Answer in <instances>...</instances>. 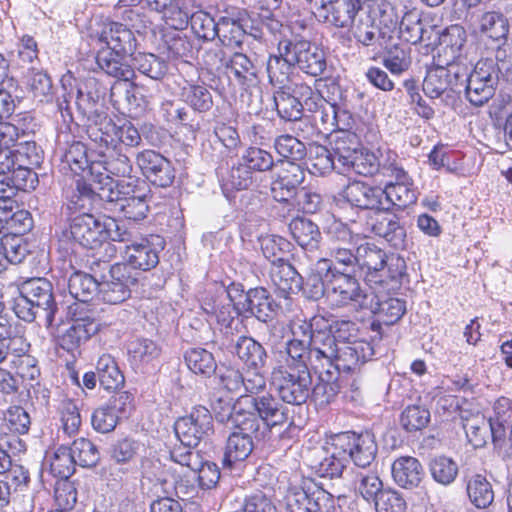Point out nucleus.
Returning <instances> with one entry per match:
<instances>
[{
    "mask_svg": "<svg viewBox=\"0 0 512 512\" xmlns=\"http://www.w3.org/2000/svg\"><path fill=\"white\" fill-rule=\"evenodd\" d=\"M322 318L313 317L310 321L294 319L290 323L291 336L301 340L315 362H320L327 373L330 368L349 372L369 360L374 349L359 332L357 324L341 320L330 329L321 328Z\"/></svg>",
    "mask_w": 512,
    "mask_h": 512,
    "instance_id": "1",
    "label": "nucleus"
},
{
    "mask_svg": "<svg viewBox=\"0 0 512 512\" xmlns=\"http://www.w3.org/2000/svg\"><path fill=\"white\" fill-rule=\"evenodd\" d=\"M310 370L326 372V368L313 360V355L301 340L291 336L285 351H279L271 371V385L280 399L288 404L301 405L313 395L318 400L327 384L319 383L312 389Z\"/></svg>",
    "mask_w": 512,
    "mask_h": 512,
    "instance_id": "2",
    "label": "nucleus"
},
{
    "mask_svg": "<svg viewBox=\"0 0 512 512\" xmlns=\"http://www.w3.org/2000/svg\"><path fill=\"white\" fill-rule=\"evenodd\" d=\"M97 41L103 45L96 56L98 67L118 80H132L135 72L125 61L137 49V39L132 30L119 22H105L97 33Z\"/></svg>",
    "mask_w": 512,
    "mask_h": 512,
    "instance_id": "3",
    "label": "nucleus"
},
{
    "mask_svg": "<svg viewBox=\"0 0 512 512\" xmlns=\"http://www.w3.org/2000/svg\"><path fill=\"white\" fill-rule=\"evenodd\" d=\"M69 235L83 248L104 250L109 259L116 255L117 250L108 240L117 242L132 240V232L122 227L114 218L95 217L88 213L77 215L71 220Z\"/></svg>",
    "mask_w": 512,
    "mask_h": 512,
    "instance_id": "4",
    "label": "nucleus"
},
{
    "mask_svg": "<svg viewBox=\"0 0 512 512\" xmlns=\"http://www.w3.org/2000/svg\"><path fill=\"white\" fill-rule=\"evenodd\" d=\"M99 189V198L111 204V209L121 212L127 220L139 222L146 218L149 211V189L144 180L106 181Z\"/></svg>",
    "mask_w": 512,
    "mask_h": 512,
    "instance_id": "5",
    "label": "nucleus"
},
{
    "mask_svg": "<svg viewBox=\"0 0 512 512\" xmlns=\"http://www.w3.org/2000/svg\"><path fill=\"white\" fill-rule=\"evenodd\" d=\"M357 266L366 283L375 289L390 280L400 279L406 271L404 258L386 251L371 242L358 243Z\"/></svg>",
    "mask_w": 512,
    "mask_h": 512,
    "instance_id": "6",
    "label": "nucleus"
},
{
    "mask_svg": "<svg viewBox=\"0 0 512 512\" xmlns=\"http://www.w3.org/2000/svg\"><path fill=\"white\" fill-rule=\"evenodd\" d=\"M132 164L129 158L114 149H98L92 153L90 176L94 183V190L99 196V189L105 186L106 181H114L112 176L122 177V180L132 178Z\"/></svg>",
    "mask_w": 512,
    "mask_h": 512,
    "instance_id": "7",
    "label": "nucleus"
},
{
    "mask_svg": "<svg viewBox=\"0 0 512 512\" xmlns=\"http://www.w3.org/2000/svg\"><path fill=\"white\" fill-rule=\"evenodd\" d=\"M99 262H93L97 267L103 264L102 269L107 274L100 277L98 298L109 304H118L126 300L130 295V287L135 285L137 278L132 275L126 264L116 263L112 266L107 260L97 258Z\"/></svg>",
    "mask_w": 512,
    "mask_h": 512,
    "instance_id": "8",
    "label": "nucleus"
},
{
    "mask_svg": "<svg viewBox=\"0 0 512 512\" xmlns=\"http://www.w3.org/2000/svg\"><path fill=\"white\" fill-rule=\"evenodd\" d=\"M278 53L288 57L302 71L311 76H320L326 68L325 55L316 44L302 38L282 39Z\"/></svg>",
    "mask_w": 512,
    "mask_h": 512,
    "instance_id": "9",
    "label": "nucleus"
},
{
    "mask_svg": "<svg viewBox=\"0 0 512 512\" xmlns=\"http://www.w3.org/2000/svg\"><path fill=\"white\" fill-rule=\"evenodd\" d=\"M201 307L209 317V321L215 322L220 332L226 337L241 331L242 321L239 313L230 294L225 289L221 288L215 294L207 295Z\"/></svg>",
    "mask_w": 512,
    "mask_h": 512,
    "instance_id": "10",
    "label": "nucleus"
},
{
    "mask_svg": "<svg viewBox=\"0 0 512 512\" xmlns=\"http://www.w3.org/2000/svg\"><path fill=\"white\" fill-rule=\"evenodd\" d=\"M467 76V68L461 63H450L438 58L437 65L429 68L423 81L424 93L432 98H439L443 94L450 96L459 87Z\"/></svg>",
    "mask_w": 512,
    "mask_h": 512,
    "instance_id": "11",
    "label": "nucleus"
},
{
    "mask_svg": "<svg viewBox=\"0 0 512 512\" xmlns=\"http://www.w3.org/2000/svg\"><path fill=\"white\" fill-rule=\"evenodd\" d=\"M498 76L492 60H480L473 71L468 74L459 86L466 84L465 92L468 101L475 106L485 104L495 92Z\"/></svg>",
    "mask_w": 512,
    "mask_h": 512,
    "instance_id": "12",
    "label": "nucleus"
},
{
    "mask_svg": "<svg viewBox=\"0 0 512 512\" xmlns=\"http://www.w3.org/2000/svg\"><path fill=\"white\" fill-rule=\"evenodd\" d=\"M331 239L329 250L333 265L342 266L343 269L357 265L358 243L361 241L359 234H354L347 225L334 222L328 230Z\"/></svg>",
    "mask_w": 512,
    "mask_h": 512,
    "instance_id": "13",
    "label": "nucleus"
},
{
    "mask_svg": "<svg viewBox=\"0 0 512 512\" xmlns=\"http://www.w3.org/2000/svg\"><path fill=\"white\" fill-rule=\"evenodd\" d=\"M130 243L125 246L123 251V259L129 270L131 268L150 271L155 268L159 263V253L164 249V240L158 235H151L149 237H142L139 240H134L132 235Z\"/></svg>",
    "mask_w": 512,
    "mask_h": 512,
    "instance_id": "14",
    "label": "nucleus"
},
{
    "mask_svg": "<svg viewBox=\"0 0 512 512\" xmlns=\"http://www.w3.org/2000/svg\"><path fill=\"white\" fill-rule=\"evenodd\" d=\"M212 428L211 412L204 406L194 407L189 415L178 418L174 424L180 443L188 447H196Z\"/></svg>",
    "mask_w": 512,
    "mask_h": 512,
    "instance_id": "15",
    "label": "nucleus"
},
{
    "mask_svg": "<svg viewBox=\"0 0 512 512\" xmlns=\"http://www.w3.org/2000/svg\"><path fill=\"white\" fill-rule=\"evenodd\" d=\"M334 445L336 448L342 449L346 461L351 458L355 465L363 468L371 464L377 453L374 436L369 432L338 434L334 437Z\"/></svg>",
    "mask_w": 512,
    "mask_h": 512,
    "instance_id": "16",
    "label": "nucleus"
},
{
    "mask_svg": "<svg viewBox=\"0 0 512 512\" xmlns=\"http://www.w3.org/2000/svg\"><path fill=\"white\" fill-rule=\"evenodd\" d=\"M328 297L337 306H363L366 294L354 276L334 268L328 284Z\"/></svg>",
    "mask_w": 512,
    "mask_h": 512,
    "instance_id": "17",
    "label": "nucleus"
},
{
    "mask_svg": "<svg viewBox=\"0 0 512 512\" xmlns=\"http://www.w3.org/2000/svg\"><path fill=\"white\" fill-rule=\"evenodd\" d=\"M305 177L304 170L293 161L281 162L271 183V193L278 202H288L298 193Z\"/></svg>",
    "mask_w": 512,
    "mask_h": 512,
    "instance_id": "18",
    "label": "nucleus"
},
{
    "mask_svg": "<svg viewBox=\"0 0 512 512\" xmlns=\"http://www.w3.org/2000/svg\"><path fill=\"white\" fill-rule=\"evenodd\" d=\"M137 164L143 175L153 184L167 187L175 178L171 162L154 150H144L137 156Z\"/></svg>",
    "mask_w": 512,
    "mask_h": 512,
    "instance_id": "19",
    "label": "nucleus"
},
{
    "mask_svg": "<svg viewBox=\"0 0 512 512\" xmlns=\"http://www.w3.org/2000/svg\"><path fill=\"white\" fill-rule=\"evenodd\" d=\"M191 25L198 37L205 40H213L216 36L220 37L221 35L227 37V32H230L233 38H237L243 31L237 19L221 17L216 23L209 14L204 12L193 14Z\"/></svg>",
    "mask_w": 512,
    "mask_h": 512,
    "instance_id": "20",
    "label": "nucleus"
},
{
    "mask_svg": "<svg viewBox=\"0 0 512 512\" xmlns=\"http://www.w3.org/2000/svg\"><path fill=\"white\" fill-rule=\"evenodd\" d=\"M361 8L359 0H320L316 16L325 23L345 28L353 23Z\"/></svg>",
    "mask_w": 512,
    "mask_h": 512,
    "instance_id": "21",
    "label": "nucleus"
},
{
    "mask_svg": "<svg viewBox=\"0 0 512 512\" xmlns=\"http://www.w3.org/2000/svg\"><path fill=\"white\" fill-rule=\"evenodd\" d=\"M19 291L41 309L47 325H52L56 308L51 283L44 278H32L22 283Z\"/></svg>",
    "mask_w": 512,
    "mask_h": 512,
    "instance_id": "22",
    "label": "nucleus"
},
{
    "mask_svg": "<svg viewBox=\"0 0 512 512\" xmlns=\"http://www.w3.org/2000/svg\"><path fill=\"white\" fill-rule=\"evenodd\" d=\"M386 183L383 191V210H388L391 206L400 209L406 208L414 204L417 200V192L413 187V182L408 173L404 176L393 177Z\"/></svg>",
    "mask_w": 512,
    "mask_h": 512,
    "instance_id": "23",
    "label": "nucleus"
},
{
    "mask_svg": "<svg viewBox=\"0 0 512 512\" xmlns=\"http://www.w3.org/2000/svg\"><path fill=\"white\" fill-rule=\"evenodd\" d=\"M242 404H251L252 410L261 420V427H263V429L273 428L287 422L286 413L277 400L270 395L257 398L241 395V405Z\"/></svg>",
    "mask_w": 512,
    "mask_h": 512,
    "instance_id": "24",
    "label": "nucleus"
},
{
    "mask_svg": "<svg viewBox=\"0 0 512 512\" xmlns=\"http://www.w3.org/2000/svg\"><path fill=\"white\" fill-rule=\"evenodd\" d=\"M342 196L352 206L361 209L383 210L382 187H373L366 183L355 181L349 183L344 188Z\"/></svg>",
    "mask_w": 512,
    "mask_h": 512,
    "instance_id": "25",
    "label": "nucleus"
},
{
    "mask_svg": "<svg viewBox=\"0 0 512 512\" xmlns=\"http://www.w3.org/2000/svg\"><path fill=\"white\" fill-rule=\"evenodd\" d=\"M491 437L494 443H502L508 437L512 450V402L506 397L498 398L491 414Z\"/></svg>",
    "mask_w": 512,
    "mask_h": 512,
    "instance_id": "26",
    "label": "nucleus"
},
{
    "mask_svg": "<svg viewBox=\"0 0 512 512\" xmlns=\"http://www.w3.org/2000/svg\"><path fill=\"white\" fill-rule=\"evenodd\" d=\"M391 470L394 481L403 488L417 487L424 475L421 463L411 456L397 458L393 462Z\"/></svg>",
    "mask_w": 512,
    "mask_h": 512,
    "instance_id": "27",
    "label": "nucleus"
},
{
    "mask_svg": "<svg viewBox=\"0 0 512 512\" xmlns=\"http://www.w3.org/2000/svg\"><path fill=\"white\" fill-rule=\"evenodd\" d=\"M28 345L22 337L19 336H3L0 337V363L5 360H9L13 365L20 362L18 373L22 376L25 375L22 365L32 366L30 377H34L36 371L34 365H32L33 359L26 355Z\"/></svg>",
    "mask_w": 512,
    "mask_h": 512,
    "instance_id": "28",
    "label": "nucleus"
},
{
    "mask_svg": "<svg viewBox=\"0 0 512 512\" xmlns=\"http://www.w3.org/2000/svg\"><path fill=\"white\" fill-rule=\"evenodd\" d=\"M295 93L299 94L302 98H305L306 107L310 111L315 109V118L319 117L323 124H330L331 126L339 127L336 107L322 99L318 93L312 90L311 87L307 85H300Z\"/></svg>",
    "mask_w": 512,
    "mask_h": 512,
    "instance_id": "29",
    "label": "nucleus"
},
{
    "mask_svg": "<svg viewBox=\"0 0 512 512\" xmlns=\"http://www.w3.org/2000/svg\"><path fill=\"white\" fill-rule=\"evenodd\" d=\"M270 278L279 296L288 298L300 288L299 274L287 261H282L271 267Z\"/></svg>",
    "mask_w": 512,
    "mask_h": 512,
    "instance_id": "30",
    "label": "nucleus"
},
{
    "mask_svg": "<svg viewBox=\"0 0 512 512\" xmlns=\"http://www.w3.org/2000/svg\"><path fill=\"white\" fill-rule=\"evenodd\" d=\"M461 421L466 436L474 447L483 446L488 437L491 436V415L487 420L485 416L479 412L470 414L466 411H462Z\"/></svg>",
    "mask_w": 512,
    "mask_h": 512,
    "instance_id": "31",
    "label": "nucleus"
},
{
    "mask_svg": "<svg viewBox=\"0 0 512 512\" xmlns=\"http://www.w3.org/2000/svg\"><path fill=\"white\" fill-rule=\"evenodd\" d=\"M289 230L294 240L303 249L314 251L318 248L321 233L318 226L311 220L302 217L294 218L289 224Z\"/></svg>",
    "mask_w": 512,
    "mask_h": 512,
    "instance_id": "32",
    "label": "nucleus"
},
{
    "mask_svg": "<svg viewBox=\"0 0 512 512\" xmlns=\"http://www.w3.org/2000/svg\"><path fill=\"white\" fill-rule=\"evenodd\" d=\"M253 448L252 435L232 432L225 446L224 465L232 466L236 462L244 461L252 453Z\"/></svg>",
    "mask_w": 512,
    "mask_h": 512,
    "instance_id": "33",
    "label": "nucleus"
},
{
    "mask_svg": "<svg viewBox=\"0 0 512 512\" xmlns=\"http://www.w3.org/2000/svg\"><path fill=\"white\" fill-rule=\"evenodd\" d=\"M373 232L384 238L392 247L401 249L406 244V230L394 215L383 216L372 226Z\"/></svg>",
    "mask_w": 512,
    "mask_h": 512,
    "instance_id": "34",
    "label": "nucleus"
},
{
    "mask_svg": "<svg viewBox=\"0 0 512 512\" xmlns=\"http://www.w3.org/2000/svg\"><path fill=\"white\" fill-rule=\"evenodd\" d=\"M465 42V30L459 25H451L440 37L442 54H439L438 58L450 63H460L461 49Z\"/></svg>",
    "mask_w": 512,
    "mask_h": 512,
    "instance_id": "35",
    "label": "nucleus"
},
{
    "mask_svg": "<svg viewBox=\"0 0 512 512\" xmlns=\"http://www.w3.org/2000/svg\"><path fill=\"white\" fill-rule=\"evenodd\" d=\"M153 11L161 13L166 24L174 29H183L189 21V14L183 10L177 0H145Z\"/></svg>",
    "mask_w": 512,
    "mask_h": 512,
    "instance_id": "36",
    "label": "nucleus"
},
{
    "mask_svg": "<svg viewBox=\"0 0 512 512\" xmlns=\"http://www.w3.org/2000/svg\"><path fill=\"white\" fill-rule=\"evenodd\" d=\"M372 312L385 325L398 322L406 312L405 302L398 298H382L375 294L371 303Z\"/></svg>",
    "mask_w": 512,
    "mask_h": 512,
    "instance_id": "37",
    "label": "nucleus"
},
{
    "mask_svg": "<svg viewBox=\"0 0 512 512\" xmlns=\"http://www.w3.org/2000/svg\"><path fill=\"white\" fill-rule=\"evenodd\" d=\"M235 351L247 367L258 370L266 363L267 354L264 347L251 337L241 336L236 342Z\"/></svg>",
    "mask_w": 512,
    "mask_h": 512,
    "instance_id": "38",
    "label": "nucleus"
},
{
    "mask_svg": "<svg viewBox=\"0 0 512 512\" xmlns=\"http://www.w3.org/2000/svg\"><path fill=\"white\" fill-rule=\"evenodd\" d=\"M243 308L263 322H267L274 312L273 301L264 288L250 289L245 295Z\"/></svg>",
    "mask_w": 512,
    "mask_h": 512,
    "instance_id": "39",
    "label": "nucleus"
},
{
    "mask_svg": "<svg viewBox=\"0 0 512 512\" xmlns=\"http://www.w3.org/2000/svg\"><path fill=\"white\" fill-rule=\"evenodd\" d=\"M129 361L135 369L143 370L160 355V348L151 340L137 339L128 346Z\"/></svg>",
    "mask_w": 512,
    "mask_h": 512,
    "instance_id": "40",
    "label": "nucleus"
},
{
    "mask_svg": "<svg viewBox=\"0 0 512 512\" xmlns=\"http://www.w3.org/2000/svg\"><path fill=\"white\" fill-rule=\"evenodd\" d=\"M306 155H308V170L313 175L323 176L337 170L334 154L323 145L310 144Z\"/></svg>",
    "mask_w": 512,
    "mask_h": 512,
    "instance_id": "41",
    "label": "nucleus"
},
{
    "mask_svg": "<svg viewBox=\"0 0 512 512\" xmlns=\"http://www.w3.org/2000/svg\"><path fill=\"white\" fill-rule=\"evenodd\" d=\"M94 151H98V149L90 148V151H88L83 143H72L63 157V169L68 168L75 175H81L84 172L90 175L92 153Z\"/></svg>",
    "mask_w": 512,
    "mask_h": 512,
    "instance_id": "42",
    "label": "nucleus"
},
{
    "mask_svg": "<svg viewBox=\"0 0 512 512\" xmlns=\"http://www.w3.org/2000/svg\"><path fill=\"white\" fill-rule=\"evenodd\" d=\"M297 84L293 90L294 95L285 91H277L274 95V103L279 116L288 121H297L301 119L302 111L304 109L305 98H302L299 94H296L298 86Z\"/></svg>",
    "mask_w": 512,
    "mask_h": 512,
    "instance_id": "43",
    "label": "nucleus"
},
{
    "mask_svg": "<svg viewBox=\"0 0 512 512\" xmlns=\"http://www.w3.org/2000/svg\"><path fill=\"white\" fill-rule=\"evenodd\" d=\"M346 462L342 449L334 445L333 437L331 444L326 448L325 456L315 463L313 468L320 477L336 478L342 474Z\"/></svg>",
    "mask_w": 512,
    "mask_h": 512,
    "instance_id": "44",
    "label": "nucleus"
},
{
    "mask_svg": "<svg viewBox=\"0 0 512 512\" xmlns=\"http://www.w3.org/2000/svg\"><path fill=\"white\" fill-rule=\"evenodd\" d=\"M96 370L100 385L104 389L116 390L124 384V375L111 355H101L97 361Z\"/></svg>",
    "mask_w": 512,
    "mask_h": 512,
    "instance_id": "45",
    "label": "nucleus"
},
{
    "mask_svg": "<svg viewBox=\"0 0 512 512\" xmlns=\"http://www.w3.org/2000/svg\"><path fill=\"white\" fill-rule=\"evenodd\" d=\"M99 282L100 279L96 276L75 272L69 278V292L75 299L81 302H88L92 300L94 296L98 297Z\"/></svg>",
    "mask_w": 512,
    "mask_h": 512,
    "instance_id": "46",
    "label": "nucleus"
},
{
    "mask_svg": "<svg viewBox=\"0 0 512 512\" xmlns=\"http://www.w3.org/2000/svg\"><path fill=\"white\" fill-rule=\"evenodd\" d=\"M45 465L55 477L68 479L75 470V461L69 447L60 446L52 453H47L44 460Z\"/></svg>",
    "mask_w": 512,
    "mask_h": 512,
    "instance_id": "47",
    "label": "nucleus"
},
{
    "mask_svg": "<svg viewBox=\"0 0 512 512\" xmlns=\"http://www.w3.org/2000/svg\"><path fill=\"white\" fill-rule=\"evenodd\" d=\"M184 358L188 369L196 375L210 377L217 369L214 355L204 348H192Z\"/></svg>",
    "mask_w": 512,
    "mask_h": 512,
    "instance_id": "48",
    "label": "nucleus"
},
{
    "mask_svg": "<svg viewBox=\"0 0 512 512\" xmlns=\"http://www.w3.org/2000/svg\"><path fill=\"white\" fill-rule=\"evenodd\" d=\"M118 126L109 118H104L98 123L89 126L88 135L97 147L94 149L117 148Z\"/></svg>",
    "mask_w": 512,
    "mask_h": 512,
    "instance_id": "49",
    "label": "nucleus"
},
{
    "mask_svg": "<svg viewBox=\"0 0 512 512\" xmlns=\"http://www.w3.org/2000/svg\"><path fill=\"white\" fill-rule=\"evenodd\" d=\"M230 422L236 427L235 432L255 435L256 437L261 429V420L252 410L251 404L241 405V396L236 402V409Z\"/></svg>",
    "mask_w": 512,
    "mask_h": 512,
    "instance_id": "50",
    "label": "nucleus"
},
{
    "mask_svg": "<svg viewBox=\"0 0 512 512\" xmlns=\"http://www.w3.org/2000/svg\"><path fill=\"white\" fill-rule=\"evenodd\" d=\"M333 271L332 263L326 258L319 259L311 267L306 283L307 286H311V297L317 299L324 294L325 287L328 289Z\"/></svg>",
    "mask_w": 512,
    "mask_h": 512,
    "instance_id": "51",
    "label": "nucleus"
},
{
    "mask_svg": "<svg viewBox=\"0 0 512 512\" xmlns=\"http://www.w3.org/2000/svg\"><path fill=\"white\" fill-rule=\"evenodd\" d=\"M181 97L198 112H206L213 105L212 95L205 85L187 82L181 89Z\"/></svg>",
    "mask_w": 512,
    "mask_h": 512,
    "instance_id": "52",
    "label": "nucleus"
},
{
    "mask_svg": "<svg viewBox=\"0 0 512 512\" xmlns=\"http://www.w3.org/2000/svg\"><path fill=\"white\" fill-rule=\"evenodd\" d=\"M289 512H322L319 497L309 495L304 489L291 487L285 497Z\"/></svg>",
    "mask_w": 512,
    "mask_h": 512,
    "instance_id": "53",
    "label": "nucleus"
},
{
    "mask_svg": "<svg viewBox=\"0 0 512 512\" xmlns=\"http://www.w3.org/2000/svg\"><path fill=\"white\" fill-rule=\"evenodd\" d=\"M467 494L471 502L478 508H486L494 499L490 482L482 475L472 476L467 483Z\"/></svg>",
    "mask_w": 512,
    "mask_h": 512,
    "instance_id": "54",
    "label": "nucleus"
},
{
    "mask_svg": "<svg viewBox=\"0 0 512 512\" xmlns=\"http://www.w3.org/2000/svg\"><path fill=\"white\" fill-rule=\"evenodd\" d=\"M479 29L481 33L493 40H505L509 32V24L503 14L489 11L481 16Z\"/></svg>",
    "mask_w": 512,
    "mask_h": 512,
    "instance_id": "55",
    "label": "nucleus"
},
{
    "mask_svg": "<svg viewBox=\"0 0 512 512\" xmlns=\"http://www.w3.org/2000/svg\"><path fill=\"white\" fill-rule=\"evenodd\" d=\"M424 25L418 10L412 9L403 15L399 23V37L411 44H417L423 38Z\"/></svg>",
    "mask_w": 512,
    "mask_h": 512,
    "instance_id": "56",
    "label": "nucleus"
},
{
    "mask_svg": "<svg viewBox=\"0 0 512 512\" xmlns=\"http://www.w3.org/2000/svg\"><path fill=\"white\" fill-rule=\"evenodd\" d=\"M133 70L136 69L147 77L159 80L167 72V65L165 61L161 60L154 54L138 53L132 56Z\"/></svg>",
    "mask_w": 512,
    "mask_h": 512,
    "instance_id": "57",
    "label": "nucleus"
},
{
    "mask_svg": "<svg viewBox=\"0 0 512 512\" xmlns=\"http://www.w3.org/2000/svg\"><path fill=\"white\" fill-rule=\"evenodd\" d=\"M293 61H288L285 55L271 56L267 62V73L270 83L280 89L286 87L289 82Z\"/></svg>",
    "mask_w": 512,
    "mask_h": 512,
    "instance_id": "58",
    "label": "nucleus"
},
{
    "mask_svg": "<svg viewBox=\"0 0 512 512\" xmlns=\"http://www.w3.org/2000/svg\"><path fill=\"white\" fill-rule=\"evenodd\" d=\"M69 449L75 464L81 467L95 466L100 459L96 446L85 438L76 439Z\"/></svg>",
    "mask_w": 512,
    "mask_h": 512,
    "instance_id": "59",
    "label": "nucleus"
},
{
    "mask_svg": "<svg viewBox=\"0 0 512 512\" xmlns=\"http://www.w3.org/2000/svg\"><path fill=\"white\" fill-rule=\"evenodd\" d=\"M240 160H242V165H246L252 172H265L274 166L271 153L260 147H248Z\"/></svg>",
    "mask_w": 512,
    "mask_h": 512,
    "instance_id": "60",
    "label": "nucleus"
},
{
    "mask_svg": "<svg viewBox=\"0 0 512 512\" xmlns=\"http://www.w3.org/2000/svg\"><path fill=\"white\" fill-rule=\"evenodd\" d=\"M289 242L276 235H268L261 238V250L266 259L271 261L272 266L279 262L286 261Z\"/></svg>",
    "mask_w": 512,
    "mask_h": 512,
    "instance_id": "61",
    "label": "nucleus"
},
{
    "mask_svg": "<svg viewBox=\"0 0 512 512\" xmlns=\"http://www.w3.org/2000/svg\"><path fill=\"white\" fill-rule=\"evenodd\" d=\"M430 472L436 482L449 485L458 474V465L451 458L439 456L431 461Z\"/></svg>",
    "mask_w": 512,
    "mask_h": 512,
    "instance_id": "62",
    "label": "nucleus"
},
{
    "mask_svg": "<svg viewBox=\"0 0 512 512\" xmlns=\"http://www.w3.org/2000/svg\"><path fill=\"white\" fill-rule=\"evenodd\" d=\"M230 71L240 84H253L256 82V68L251 60L242 53L233 55L230 61Z\"/></svg>",
    "mask_w": 512,
    "mask_h": 512,
    "instance_id": "63",
    "label": "nucleus"
},
{
    "mask_svg": "<svg viewBox=\"0 0 512 512\" xmlns=\"http://www.w3.org/2000/svg\"><path fill=\"white\" fill-rule=\"evenodd\" d=\"M376 512H405L406 501L395 490L385 489L373 502Z\"/></svg>",
    "mask_w": 512,
    "mask_h": 512,
    "instance_id": "64",
    "label": "nucleus"
}]
</instances>
